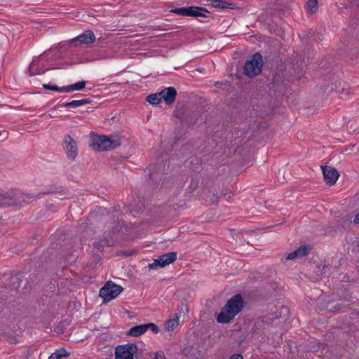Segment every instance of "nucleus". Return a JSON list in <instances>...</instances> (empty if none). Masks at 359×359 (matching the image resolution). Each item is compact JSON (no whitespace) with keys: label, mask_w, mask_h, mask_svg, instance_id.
<instances>
[{"label":"nucleus","mask_w":359,"mask_h":359,"mask_svg":"<svg viewBox=\"0 0 359 359\" xmlns=\"http://www.w3.org/2000/svg\"><path fill=\"white\" fill-rule=\"evenodd\" d=\"M244 306V301L241 294H236L231 297L218 313H215L217 323L221 324L229 323L234 319Z\"/></svg>","instance_id":"1"},{"label":"nucleus","mask_w":359,"mask_h":359,"mask_svg":"<svg viewBox=\"0 0 359 359\" xmlns=\"http://www.w3.org/2000/svg\"><path fill=\"white\" fill-rule=\"evenodd\" d=\"M90 140V146L94 150L99 151L114 149L121 144L118 135H99L92 133Z\"/></svg>","instance_id":"2"},{"label":"nucleus","mask_w":359,"mask_h":359,"mask_svg":"<svg viewBox=\"0 0 359 359\" xmlns=\"http://www.w3.org/2000/svg\"><path fill=\"white\" fill-rule=\"evenodd\" d=\"M262 68V55L259 53H256L245 62L244 74L249 78H253L261 74Z\"/></svg>","instance_id":"3"},{"label":"nucleus","mask_w":359,"mask_h":359,"mask_svg":"<svg viewBox=\"0 0 359 359\" xmlns=\"http://www.w3.org/2000/svg\"><path fill=\"white\" fill-rule=\"evenodd\" d=\"M95 41V36L92 30H86L83 34L73 38L69 41H63L59 43L60 47L67 45L70 47H79L83 45L93 43Z\"/></svg>","instance_id":"4"},{"label":"nucleus","mask_w":359,"mask_h":359,"mask_svg":"<svg viewBox=\"0 0 359 359\" xmlns=\"http://www.w3.org/2000/svg\"><path fill=\"white\" fill-rule=\"evenodd\" d=\"M123 291L121 285L108 281L100 290V297L103 299L104 302H108L116 297Z\"/></svg>","instance_id":"5"},{"label":"nucleus","mask_w":359,"mask_h":359,"mask_svg":"<svg viewBox=\"0 0 359 359\" xmlns=\"http://www.w3.org/2000/svg\"><path fill=\"white\" fill-rule=\"evenodd\" d=\"M137 351L135 344H126L117 346L115 348V359H134V355Z\"/></svg>","instance_id":"6"},{"label":"nucleus","mask_w":359,"mask_h":359,"mask_svg":"<svg viewBox=\"0 0 359 359\" xmlns=\"http://www.w3.org/2000/svg\"><path fill=\"white\" fill-rule=\"evenodd\" d=\"M22 203H26L24 196H18L13 191L0 192V205L4 206L21 205Z\"/></svg>","instance_id":"7"},{"label":"nucleus","mask_w":359,"mask_h":359,"mask_svg":"<svg viewBox=\"0 0 359 359\" xmlns=\"http://www.w3.org/2000/svg\"><path fill=\"white\" fill-rule=\"evenodd\" d=\"M201 11L208 12V11L203 7L195 6L177 8L171 10L172 13L180 15L206 18L207 15L203 13Z\"/></svg>","instance_id":"8"},{"label":"nucleus","mask_w":359,"mask_h":359,"mask_svg":"<svg viewBox=\"0 0 359 359\" xmlns=\"http://www.w3.org/2000/svg\"><path fill=\"white\" fill-rule=\"evenodd\" d=\"M177 259V253L175 252H171L163 254L160 256L158 259H156L154 262L148 265L149 269H154L157 267H164Z\"/></svg>","instance_id":"9"},{"label":"nucleus","mask_w":359,"mask_h":359,"mask_svg":"<svg viewBox=\"0 0 359 359\" xmlns=\"http://www.w3.org/2000/svg\"><path fill=\"white\" fill-rule=\"evenodd\" d=\"M62 146L66 151L67 158L74 160L78 154V147L75 140L69 135H66L63 139Z\"/></svg>","instance_id":"10"},{"label":"nucleus","mask_w":359,"mask_h":359,"mask_svg":"<svg viewBox=\"0 0 359 359\" xmlns=\"http://www.w3.org/2000/svg\"><path fill=\"white\" fill-rule=\"evenodd\" d=\"M321 168L326 184L330 186L334 184L339 177V173L337 170L327 165H321Z\"/></svg>","instance_id":"11"},{"label":"nucleus","mask_w":359,"mask_h":359,"mask_svg":"<svg viewBox=\"0 0 359 359\" xmlns=\"http://www.w3.org/2000/svg\"><path fill=\"white\" fill-rule=\"evenodd\" d=\"M346 32L348 33V36L347 39H344V47L349 49H354L356 47L358 42V31L356 30L355 27H348Z\"/></svg>","instance_id":"12"},{"label":"nucleus","mask_w":359,"mask_h":359,"mask_svg":"<svg viewBox=\"0 0 359 359\" xmlns=\"http://www.w3.org/2000/svg\"><path fill=\"white\" fill-rule=\"evenodd\" d=\"M312 249L313 248L309 245H301L294 251L289 253L285 257V260L303 258L308 255Z\"/></svg>","instance_id":"13"},{"label":"nucleus","mask_w":359,"mask_h":359,"mask_svg":"<svg viewBox=\"0 0 359 359\" xmlns=\"http://www.w3.org/2000/svg\"><path fill=\"white\" fill-rule=\"evenodd\" d=\"M161 98L166 104L170 105L174 103L177 93L174 87L165 88L161 91Z\"/></svg>","instance_id":"14"},{"label":"nucleus","mask_w":359,"mask_h":359,"mask_svg":"<svg viewBox=\"0 0 359 359\" xmlns=\"http://www.w3.org/2000/svg\"><path fill=\"white\" fill-rule=\"evenodd\" d=\"M149 170V179L152 185H156L160 183L163 179L164 173L160 168H157L155 165H150Z\"/></svg>","instance_id":"15"},{"label":"nucleus","mask_w":359,"mask_h":359,"mask_svg":"<svg viewBox=\"0 0 359 359\" xmlns=\"http://www.w3.org/2000/svg\"><path fill=\"white\" fill-rule=\"evenodd\" d=\"M92 100L90 99H83L80 100H73L69 102L63 103L61 104H58L55 107V109L60 108V107H77L83 104H90L92 103Z\"/></svg>","instance_id":"16"},{"label":"nucleus","mask_w":359,"mask_h":359,"mask_svg":"<svg viewBox=\"0 0 359 359\" xmlns=\"http://www.w3.org/2000/svg\"><path fill=\"white\" fill-rule=\"evenodd\" d=\"M144 324L135 325L134 327H132L129 331L127 332L128 335L133 336V337H139L141 334L146 332V327H144Z\"/></svg>","instance_id":"17"},{"label":"nucleus","mask_w":359,"mask_h":359,"mask_svg":"<svg viewBox=\"0 0 359 359\" xmlns=\"http://www.w3.org/2000/svg\"><path fill=\"white\" fill-rule=\"evenodd\" d=\"M86 82L85 81H79L74 84L63 86L64 92H71L74 90H81L86 87Z\"/></svg>","instance_id":"18"},{"label":"nucleus","mask_w":359,"mask_h":359,"mask_svg":"<svg viewBox=\"0 0 359 359\" xmlns=\"http://www.w3.org/2000/svg\"><path fill=\"white\" fill-rule=\"evenodd\" d=\"M211 5L217 8H233L232 4L228 3L224 0H212Z\"/></svg>","instance_id":"19"},{"label":"nucleus","mask_w":359,"mask_h":359,"mask_svg":"<svg viewBox=\"0 0 359 359\" xmlns=\"http://www.w3.org/2000/svg\"><path fill=\"white\" fill-rule=\"evenodd\" d=\"M146 100L151 104L156 105L162 101L161 92L158 93H152L148 95Z\"/></svg>","instance_id":"20"},{"label":"nucleus","mask_w":359,"mask_h":359,"mask_svg":"<svg viewBox=\"0 0 359 359\" xmlns=\"http://www.w3.org/2000/svg\"><path fill=\"white\" fill-rule=\"evenodd\" d=\"M199 184V178L196 176L195 177H191L190 184L189 187L187 188V192L189 194L193 193L194 191L197 189Z\"/></svg>","instance_id":"21"},{"label":"nucleus","mask_w":359,"mask_h":359,"mask_svg":"<svg viewBox=\"0 0 359 359\" xmlns=\"http://www.w3.org/2000/svg\"><path fill=\"white\" fill-rule=\"evenodd\" d=\"M69 355V353L67 352L65 348H60L57 350L56 352L52 354L50 356L51 359H61V358L67 357Z\"/></svg>","instance_id":"22"},{"label":"nucleus","mask_w":359,"mask_h":359,"mask_svg":"<svg viewBox=\"0 0 359 359\" xmlns=\"http://www.w3.org/2000/svg\"><path fill=\"white\" fill-rule=\"evenodd\" d=\"M178 325V316L175 315V318L173 319H170L166 321L165 327L167 330L171 331L173 330L175 327Z\"/></svg>","instance_id":"23"},{"label":"nucleus","mask_w":359,"mask_h":359,"mask_svg":"<svg viewBox=\"0 0 359 359\" xmlns=\"http://www.w3.org/2000/svg\"><path fill=\"white\" fill-rule=\"evenodd\" d=\"M93 245L95 248L98 250H102L104 247L111 245L109 241L107 239H103L100 241L94 242Z\"/></svg>","instance_id":"24"},{"label":"nucleus","mask_w":359,"mask_h":359,"mask_svg":"<svg viewBox=\"0 0 359 359\" xmlns=\"http://www.w3.org/2000/svg\"><path fill=\"white\" fill-rule=\"evenodd\" d=\"M318 0H308L307 7L309 11L312 13H316L318 10Z\"/></svg>","instance_id":"25"},{"label":"nucleus","mask_w":359,"mask_h":359,"mask_svg":"<svg viewBox=\"0 0 359 359\" xmlns=\"http://www.w3.org/2000/svg\"><path fill=\"white\" fill-rule=\"evenodd\" d=\"M43 87L46 90H53V91H57V92H64L63 87H59L55 84L48 83V84H43Z\"/></svg>","instance_id":"26"},{"label":"nucleus","mask_w":359,"mask_h":359,"mask_svg":"<svg viewBox=\"0 0 359 359\" xmlns=\"http://www.w3.org/2000/svg\"><path fill=\"white\" fill-rule=\"evenodd\" d=\"M144 327H146V331L149 329L151 330V332L154 334H157L159 332L158 327L154 323H149L144 324Z\"/></svg>","instance_id":"27"},{"label":"nucleus","mask_w":359,"mask_h":359,"mask_svg":"<svg viewBox=\"0 0 359 359\" xmlns=\"http://www.w3.org/2000/svg\"><path fill=\"white\" fill-rule=\"evenodd\" d=\"M137 253V250H121L118 251L116 255L118 256H125V257H130L133 255H135Z\"/></svg>","instance_id":"28"},{"label":"nucleus","mask_w":359,"mask_h":359,"mask_svg":"<svg viewBox=\"0 0 359 359\" xmlns=\"http://www.w3.org/2000/svg\"><path fill=\"white\" fill-rule=\"evenodd\" d=\"M352 222L351 217H346L342 219L341 226L344 229L348 228Z\"/></svg>","instance_id":"29"},{"label":"nucleus","mask_w":359,"mask_h":359,"mask_svg":"<svg viewBox=\"0 0 359 359\" xmlns=\"http://www.w3.org/2000/svg\"><path fill=\"white\" fill-rule=\"evenodd\" d=\"M280 82H282V76H281V74H279V73H277L275 75H273L272 81H271V84L273 86H278V83H280Z\"/></svg>","instance_id":"30"},{"label":"nucleus","mask_w":359,"mask_h":359,"mask_svg":"<svg viewBox=\"0 0 359 359\" xmlns=\"http://www.w3.org/2000/svg\"><path fill=\"white\" fill-rule=\"evenodd\" d=\"M349 4L351 9L355 11H359V0H350Z\"/></svg>","instance_id":"31"},{"label":"nucleus","mask_w":359,"mask_h":359,"mask_svg":"<svg viewBox=\"0 0 359 359\" xmlns=\"http://www.w3.org/2000/svg\"><path fill=\"white\" fill-rule=\"evenodd\" d=\"M100 256L99 255H93L90 259V266L96 265L100 261Z\"/></svg>","instance_id":"32"},{"label":"nucleus","mask_w":359,"mask_h":359,"mask_svg":"<svg viewBox=\"0 0 359 359\" xmlns=\"http://www.w3.org/2000/svg\"><path fill=\"white\" fill-rule=\"evenodd\" d=\"M342 308H343V306H342L341 304H336L334 306H330V304H328L327 306V309L330 311H338Z\"/></svg>","instance_id":"33"},{"label":"nucleus","mask_w":359,"mask_h":359,"mask_svg":"<svg viewBox=\"0 0 359 359\" xmlns=\"http://www.w3.org/2000/svg\"><path fill=\"white\" fill-rule=\"evenodd\" d=\"M154 359H167V358L165 355L164 352L162 351H159L156 352L155 357Z\"/></svg>","instance_id":"34"},{"label":"nucleus","mask_w":359,"mask_h":359,"mask_svg":"<svg viewBox=\"0 0 359 359\" xmlns=\"http://www.w3.org/2000/svg\"><path fill=\"white\" fill-rule=\"evenodd\" d=\"M219 201V197L218 196H214L213 198L210 199L209 201H206L208 202V205H213L217 204Z\"/></svg>","instance_id":"35"},{"label":"nucleus","mask_w":359,"mask_h":359,"mask_svg":"<svg viewBox=\"0 0 359 359\" xmlns=\"http://www.w3.org/2000/svg\"><path fill=\"white\" fill-rule=\"evenodd\" d=\"M8 133L6 130H4L0 133V141H3L8 137Z\"/></svg>","instance_id":"36"},{"label":"nucleus","mask_w":359,"mask_h":359,"mask_svg":"<svg viewBox=\"0 0 359 359\" xmlns=\"http://www.w3.org/2000/svg\"><path fill=\"white\" fill-rule=\"evenodd\" d=\"M63 190L60 189V190H48V191H44V192H42V193H39V195H41V194H43V195H46V194H54V193H57V192H60V191H62Z\"/></svg>","instance_id":"37"},{"label":"nucleus","mask_w":359,"mask_h":359,"mask_svg":"<svg viewBox=\"0 0 359 359\" xmlns=\"http://www.w3.org/2000/svg\"><path fill=\"white\" fill-rule=\"evenodd\" d=\"M229 359H243V356L241 354L236 353L232 355Z\"/></svg>","instance_id":"38"},{"label":"nucleus","mask_w":359,"mask_h":359,"mask_svg":"<svg viewBox=\"0 0 359 359\" xmlns=\"http://www.w3.org/2000/svg\"><path fill=\"white\" fill-rule=\"evenodd\" d=\"M353 223L359 224V212L355 215V217L353 219Z\"/></svg>","instance_id":"39"},{"label":"nucleus","mask_w":359,"mask_h":359,"mask_svg":"<svg viewBox=\"0 0 359 359\" xmlns=\"http://www.w3.org/2000/svg\"><path fill=\"white\" fill-rule=\"evenodd\" d=\"M337 91L339 93H343L345 91V89H344V88H339L337 89Z\"/></svg>","instance_id":"40"},{"label":"nucleus","mask_w":359,"mask_h":359,"mask_svg":"<svg viewBox=\"0 0 359 359\" xmlns=\"http://www.w3.org/2000/svg\"><path fill=\"white\" fill-rule=\"evenodd\" d=\"M19 279L20 278L18 276L13 277V284H15V281L18 282Z\"/></svg>","instance_id":"41"},{"label":"nucleus","mask_w":359,"mask_h":359,"mask_svg":"<svg viewBox=\"0 0 359 359\" xmlns=\"http://www.w3.org/2000/svg\"><path fill=\"white\" fill-rule=\"evenodd\" d=\"M35 197H36L35 196H34V195H30V194H28V195L27 196V198L28 199H34V198H35Z\"/></svg>","instance_id":"42"},{"label":"nucleus","mask_w":359,"mask_h":359,"mask_svg":"<svg viewBox=\"0 0 359 359\" xmlns=\"http://www.w3.org/2000/svg\"><path fill=\"white\" fill-rule=\"evenodd\" d=\"M263 322L261 321V322H256L254 325V327H256L257 326H261V323H262Z\"/></svg>","instance_id":"43"},{"label":"nucleus","mask_w":359,"mask_h":359,"mask_svg":"<svg viewBox=\"0 0 359 359\" xmlns=\"http://www.w3.org/2000/svg\"><path fill=\"white\" fill-rule=\"evenodd\" d=\"M59 47L60 48H62V47H60V46L58 44ZM65 47L67 48V49H70V51H72V49H71L72 48H73L72 46L69 48V46H68L67 45L65 46ZM62 48H64V46H62Z\"/></svg>","instance_id":"44"},{"label":"nucleus","mask_w":359,"mask_h":359,"mask_svg":"<svg viewBox=\"0 0 359 359\" xmlns=\"http://www.w3.org/2000/svg\"><path fill=\"white\" fill-rule=\"evenodd\" d=\"M182 306H184V308H185V311L187 312V311H188V308H187V305H183V304H182Z\"/></svg>","instance_id":"45"}]
</instances>
